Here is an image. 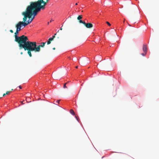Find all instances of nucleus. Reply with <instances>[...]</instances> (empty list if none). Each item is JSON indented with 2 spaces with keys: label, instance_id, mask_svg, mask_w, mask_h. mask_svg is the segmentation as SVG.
Returning a JSON list of instances; mask_svg holds the SVG:
<instances>
[{
  "label": "nucleus",
  "instance_id": "32",
  "mask_svg": "<svg viewBox=\"0 0 159 159\" xmlns=\"http://www.w3.org/2000/svg\"><path fill=\"white\" fill-rule=\"evenodd\" d=\"M49 22H48V24H49Z\"/></svg>",
  "mask_w": 159,
  "mask_h": 159
},
{
  "label": "nucleus",
  "instance_id": "33",
  "mask_svg": "<svg viewBox=\"0 0 159 159\" xmlns=\"http://www.w3.org/2000/svg\"><path fill=\"white\" fill-rule=\"evenodd\" d=\"M21 102V103H22V104H23V102Z\"/></svg>",
  "mask_w": 159,
  "mask_h": 159
},
{
  "label": "nucleus",
  "instance_id": "15",
  "mask_svg": "<svg viewBox=\"0 0 159 159\" xmlns=\"http://www.w3.org/2000/svg\"><path fill=\"white\" fill-rule=\"evenodd\" d=\"M46 42H42L41 43V44L43 45V46H44Z\"/></svg>",
  "mask_w": 159,
  "mask_h": 159
},
{
  "label": "nucleus",
  "instance_id": "11",
  "mask_svg": "<svg viewBox=\"0 0 159 159\" xmlns=\"http://www.w3.org/2000/svg\"><path fill=\"white\" fill-rule=\"evenodd\" d=\"M55 36H53L52 38H49L48 39V40L51 42L53 40Z\"/></svg>",
  "mask_w": 159,
  "mask_h": 159
},
{
  "label": "nucleus",
  "instance_id": "21",
  "mask_svg": "<svg viewBox=\"0 0 159 159\" xmlns=\"http://www.w3.org/2000/svg\"><path fill=\"white\" fill-rule=\"evenodd\" d=\"M10 91H7V92L6 93V95L8 94L9 93H10Z\"/></svg>",
  "mask_w": 159,
  "mask_h": 159
},
{
  "label": "nucleus",
  "instance_id": "5",
  "mask_svg": "<svg viewBox=\"0 0 159 159\" xmlns=\"http://www.w3.org/2000/svg\"><path fill=\"white\" fill-rule=\"evenodd\" d=\"M27 19L26 17L24 16L23 18V21L19 22L16 26V30L19 31H20L21 30V28L22 26H23L24 27L28 25V24L26 22Z\"/></svg>",
  "mask_w": 159,
  "mask_h": 159
},
{
  "label": "nucleus",
  "instance_id": "29",
  "mask_svg": "<svg viewBox=\"0 0 159 159\" xmlns=\"http://www.w3.org/2000/svg\"><path fill=\"white\" fill-rule=\"evenodd\" d=\"M75 5H78V3H75Z\"/></svg>",
  "mask_w": 159,
  "mask_h": 159
},
{
  "label": "nucleus",
  "instance_id": "22",
  "mask_svg": "<svg viewBox=\"0 0 159 159\" xmlns=\"http://www.w3.org/2000/svg\"><path fill=\"white\" fill-rule=\"evenodd\" d=\"M10 31L11 33H13V30H10Z\"/></svg>",
  "mask_w": 159,
  "mask_h": 159
},
{
  "label": "nucleus",
  "instance_id": "10",
  "mask_svg": "<svg viewBox=\"0 0 159 159\" xmlns=\"http://www.w3.org/2000/svg\"><path fill=\"white\" fill-rule=\"evenodd\" d=\"M70 112L72 115H75V113L73 110L71 109L70 111Z\"/></svg>",
  "mask_w": 159,
  "mask_h": 159
},
{
  "label": "nucleus",
  "instance_id": "30",
  "mask_svg": "<svg viewBox=\"0 0 159 159\" xmlns=\"http://www.w3.org/2000/svg\"><path fill=\"white\" fill-rule=\"evenodd\" d=\"M20 54H23V52H21Z\"/></svg>",
  "mask_w": 159,
  "mask_h": 159
},
{
  "label": "nucleus",
  "instance_id": "18",
  "mask_svg": "<svg viewBox=\"0 0 159 159\" xmlns=\"http://www.w3.org/2000/svg\"><path fill=\"white\" fill-rule=\"evenodd\" d=\"M59 102H60V100H57L56 102V103H58L59 104Z\"/></svg>",
  "mask_w": 159,
  "mask_h": 159
},
{
  "label": "nucleus",
  "instance_id": "17",
  "mask_svg": "<svg viewBox=\"0 0 159 159\" xmlns=\"http://www.w3.org/2000/svg\"><path fill=\"white\" fill-rule=\"evenodd\" d=\"M106 23L109 26H110L111 25V24L108 22L107 21Z\"/></svg>",
  "mask_w": 159,
  "mask_h": 159
},
{
  "label": "nucleus",
  "instance_id": "19",
  "mask_svg": "<svg viewBox=\"0 0 159 159\" xmlns=\"http://www.w3.org/2000/svg\"><path fill=\"white\" fill-rule=\"evenodd\" d=\"M51 42L48 40L47 42V44H49L51 43Z\"/></svg>",
  "mask_w": 159,
  "mask_h": 159
},
{
  "label": "nucleus",
  "instance_id": "27",
  "mask_svg": "<svg viewBox=\"0 0 159 159\" xmlns=\"http://www.w3.org/2000/svg\"><path fill=\"white\" fill-rule=\"evenodd\" d=\"M57 33H56L54 36H55V35H56Z\"/></svg>",
  "mask_w": 159,
  "mask_h": 159
},
{
  "label": "nucleus",
  "instance_id": "28",
  "mask_svg": "<svg viewBox=\"0 0 159 159\" xmlns=\"http://www.w3.org/2000/svg\"><path fill=\"white\" fill-rule=\"evenodd\" d=\"M53 50H55V48H53Z\"/></svg>",
  "mask_w": 159,
  "mask_h": 159
},
{
  "label": "nucleus",
  "instance_id": "3",
  "mask_svg": "<svg viewBox=\"0 0 159 159\" xmlns=\"http://www.w3.org/2000/svg\"><path fill=\"white\" fill-rule=\"evenodd\" d=\"M38 13L34 10H32V8L28 6L27 7L26 11L22 12V14L24 16L26 17L27 19V18H31L32 16L33 15L34 16L37 14Z\"/></svg>",
  "mask_w": 159,
  "mask_h": 159
},
{
  "label": "nucleus",
  "instance_id": "20",
  "mask_svg": "<svg viewBox=\"0 0 159 159\" xmlns=\"http://www.w3.org/2000/svg\"><path fill=\"white\" fill-rule=\"evenodd\" d=\"M146 53H146V52H145V53H142V54H141V55H142L143 56H145V55H146Z\"/></svg>",
  "mask_w": 159,
  "mask_h": 159
},
{
  "label": "nucleus",
  "instance_id": "24",
  "mask_svg": "<svg viewBox=\"0 0 159 159\" xmlns=\"http://www.w3.org/2000/svg\"><path fill=\"white\" fill-rule=\"evenodd\" d=\"M6 95V93H4L3 94V96H4Z\"/></svg>",
  "mask_w": 159,
  "mask_h": 159
},
{
  "label": "nucleus",
  "instance_id": "16",
  "mask_svg": "<svg viewBox=\"0 0 159 159\" xmlns=\"http://www.w3.org/2000/svg\"><path fill=\"white\" fill-rule=\"evenodd\" d=\"M85 60H82L81 61V64H82V65H83L84 64V63L85 61Z\"/></svg>",
  "mask_w": 159,
  "mask_h": 159
},
{
  "label": "nucleus",
  "instance_id": "4",
  "mask_svg": "<svg viewBox=\"0 0 159 159\" xmlns=\"http://www.w3.org/2000/svg\"><path fill=\"white\" fill-rule=\"evenodd\" d=\"M30 5L29 6L32 8V10H34L36 12L38 13L41 9L44 10L43 7L38 4L36 1L31 2L30 3Z\"/></svg>",
  "mask_w": 159,
  "mask_h": 159
},
{
  "label": "nucleus",
  "instance_id": "8",
  "mask_svg": "<svg viewBox=\"0 0 159 159\" xmlns=\"http://www.w3.org/2000/svg\"><path fill=\"white\" fill-rule=\"evenodd\" d=\"M35 16H34L33 15L32 16L31 18H28L29 19L27 21H26V22L29 25L30 23L33 20V19L34 18Z\"/></svg>",
  "mask_w": 159,
  "mask_h": 159
},
{
  "label": "nucleus",
  "instance_id": "7",
  "mask_svg": "<svg viewBox=\"0 0 159 159\" xmlns=\"http://www.w3.org/2000/svg\"><path fill=\"white\" fill-rule=\"evenodd\" d=\"M84 25L88 28H91L93 27V25L91 23H85Z\"/></svg>",
  "mask_w": 159,
  "mask_h": 159
},
{
  "label": "nucleus",
  "instance_id": "1",
  "mask_svg": "<svg viewBox=\"0 0 159 159\" xmlns=\"http://www.w3.org/2000/svg\"><path fill=\"white\" fill-rule=\"evenodd\" d=\"M44 46L40 44L37 45L35 42H30L28 41L24 48L25 51H28L27 53L30 57L32 56L31 52H39L40 50V48L43 47Z\"/></svg>",
  "mask_w": 159,
  "mask_h": 159
},
{
  "label": "nucleus",
  "instance_id": "34",
  "mask_svg": "<svg viewBox=\"0 0 159 159\" xmlns=\"http://www.w3.org/2000/svg\"><path fill=\"white\" fill-rule=\"evenodd\" d=\"M124 23L125 22V20L123 21Z\"/></svg>",
  "mask_w": 159,
  "mask_h": 159
},
{
  "label": "nucleus",
  "instance_id": "26",
  "mask_svg": "<svg viewBox=\"0 0 159 159\" xmlns=\"http://www.w3.org/2000/svg\"><path fill=\"white\" fill-rule=\"evenodd\" d=\"M53 21V20H51L50 21V22H51L52 21Z\"/></svg>",
  "mask_w": 159,
  "mask_h": 159
},
{
  "label": "nucleus",
  "instance_id": "2",
  "mask_svg": "<svg viewBox=\"0 0 159 159\" xmlns=\"http://www.w3.org/2000/svg\"><path fill=\"white\" fill-rule=\"evenodd\" d=\"M19 31L16 30V32L15 33V40L18 43L20 49L23 48L24 49L28 41V38L27 36L24 35H22L20 37L18 36L17 35Z\"/></svg>",
  "mask_w": 159,
  "mask_h": 159
},
{
  "label": "nucleus",
  "instance_id": "9",
  "mask_svg": "<svg viewBox=\"0 0 159 159\" xmlns=\"http://www.w3.org/2000/svg\"><path fill=\"white\" fill-rule=\"evenodd\" d=\"M143 50L144 52L147 53V46L145 45H143Z\"/></svg>",
  "mask_w": 159,
  "mask_h": 159
},
{
  "label": "nucleus",
  "instance_id": "36",
  "mask_svg": "<svg viewBox=\"0 0 159 159\" xmlns=\"http://www.w3.org/2000/svg\"><path fill=\"white\" fill-rule=\"evenodd\" d=\"M49 0H48V1Z\"/></svg>",
  "mask_w": 159,
  "mask_h": 159
},
{
  "label": "nucleus",
  "instance_id": "23",
  "mask_svg": "<svg viewBox=\"0 0 159 159\" xmlns=\"http://www.w3.org/2000/svg\"><path fill=\"white\" fill-rule=\"evenodd\" d=\"M19 88L20 89H22V87H21L20 86H19Z\"/></svg>",
  "mask_w": 159,
  "mask_h": 159
},
{
  "label": "nucleus",
  "instance_id": "13",
  "mask_svg": "<svg viewBox=\"0 0 159 159\" xmlns=\"http://www.w3.org/2000/svg\"><path fill=\"white\" fill-rule=\"evenodd\" d=\"M79 22L80 23H82L84 25L85 23V22H84V21H83L82 20H79Z\"/></svg>",
  "mask_w": 159,
  "mask_h": 159
},
{
  "label": "nucleus",
  "instance_id": "35",
  "mask_svg": "<svg viewBox=\"0 0 159 159\" xmlns=\"http://www.w3.org/2000/svg\"><path fill=\"white\" fill-rule=\"evenodd\" d=\"M59 30L57 31V32H59Z\"/></svg>",
  "mask_w": 159,
  "mask_h": 159
},
{
  "label": "nucleus",
  "instance_id": "12",
  "mask_svg": "<svg viewBox=\"0 0 159 159\" xmlns=\"http://www.w3.org/2000/svg\"><path fill=\"white\" fill-rule=\"evenodd\" d=\"M82 15H80V16H79L78 17H77V19L78 20H80V19H82Z\"/></svg>",
  "mask_w": 159,
  "mask_h": 159
},
{
  "label": "nucleus",
  "instance_id": "31",
  "mask_svg": "<svg viewBox=\"0 0 159 159\" xmlns=\"http://www.w3.org/2000/svg\"><path fill=\"white\" fill-rule=\"evenodd\" d=\"M78 66H76V68H78Z\"/></svg>",
  "mask_w": 159,
  "mask_h": 159
},
{
  "label": "nucleus",
  "instance_id": "6",
  "mask_svg": "<svg viewBox=\"0 0 159 159\" xmlns=\"http://www.w3.org/2000/svg\"><path fill=\"white\" fill-rule=\"evenodd\" d=\"M36 2L40 5H41V6L44 9L45 6L46 5L48 1V0H46V1H45L43 0H39Z\"/></svg>",
  "mask_w": 159,
  "mask_h": 159
},
{
  "label": "nucleus",
  "instance_id": "25",
  "mask_svg": "<svg viewBox=\"0 0 159 159\" xmlns=\"http://www.w3.org/2000/svg\"><path fill=\"white\" fill-rule=\"evenodd\" d=\"M62 30V27H61V28L60 29V30Z\"/></svg>",
  "mask_w": 159,
  "mask_h": 159
},
{
  "label": "nucleus",
  "instance_id": "14",
  "mask_svg": "<svg viewBox=\"0 0 159 159\" xmlns=\"http://www.w3.org/2000/svg\"><path fill=\"white\" fill-rule=\"evenodd\" d=\"M67 84V82H66V83H65L64 84V86H63V88H67L66 86V84Z\"/></svg>",
  "mask_w": 159,
  "mask_h": 159
}]
</instances>
